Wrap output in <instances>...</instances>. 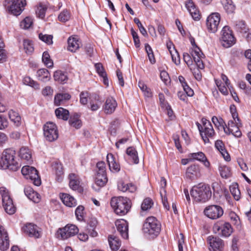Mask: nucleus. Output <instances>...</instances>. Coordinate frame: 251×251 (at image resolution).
Listing matches in <instances>:
<instances>
[{
	"instance_id": "680f3d73",
	"label": "nucleus",
	"mask_w": 251,
	"mask_h": 251,
	"mask_svg": "<svg viewBox=\"0 0 251 251\" xmlns=\"http://www.w3.org/2000/svg\"><path fill=\"white\" fill-rule=\"evenodd\" d=\"M47 8L43 5H39L37 8L36 13L39 18H43L45 15Z\"/></svg>"
},
{
	"instance_id": "0e129e2a",
	"label": "nucleus",
	"mask_w": 251,
	"mask_h": 251,
	"mask_svg": "<svg viewBox=\"0 0 251 251\" xmlns=\"http://www.w3.org/2000/svg\"><path fill=\"white\" fill-rule=\"evenodd\" d=\"M131 33L132 35L135 46L137 48L139 47L140 40L138 34L137 32L135 31H134V30L132 28L131 29Z\"/></svg>"
},
{
	"instance_id": "0eeeda50",
	"label": "nucleus",
	"mask_w": 251,
	"mask_h": 251,
	"mask_svg": "<svg viewBox=\"0 0 251 251\" xmlns=\"http://www.w3.org/2000/svg\"><path fill=\"white\" fill-rule=\"evenodd\" d=\"M0 193L2 197V205L5 212L9 215L13 214L16 211L13 201L8 191L5 187L0 188Z\"/></svg>"
},
{
	"instance_id": "f8f14e48",
	"label": "nucleus",
	"mask_w": 251,
	"mask_h": 251,
	"mask_svg": "<svg viewBox=\"0 0 251 251\" xmlns=\"http://www.w3.org/2000/svg\"><path fill=\"white\" fill-rule=\"evenodd\" d=\"M204 213L208 218L211 219H217L223 215L224 211L219 205H211L205 208Z\"/></svg>"
},
{
	"instance_id": "6e6552de",
	"label": "nucleus",
	"mask_w": 251,
	"mask_h": 251,
	"mask_svg": "<svg viewBox=\"0 0 251 251\" xmlns=\"http://www.w3.org/2000/svg\"><path fill=\"white\" fill-rule=\"evenodd\" d=\"M21 172L25 178L30 179L35 185L38 186L41 184L40 177L37 170L34 167L25 166L22 168Z\"/></svg>"
},
{
	"instance_id": "3c124183",
	"label": "nucleus",
	"mask_w": 251,
	"mask_h": 251,
	"mask_svg": "<svg viewBox=\"0 0 251 251\" xmlns=\"http://www.w3.org/2000/svg\"><path fill=\"white\" fill-rule=\"evenodd\" d=\"M189 156L194 159L198 160L199 161H203V160L205 159V155L204 154L201 152H198L196 153H192L189 155Z\"/></svg>"
},
{
	"instance_id": "58836bf2",
	"label": "nucleus",
	"mask_w": 251,
	"mask_h": 251,
	"mask_svg": "<svg viewBox=\"0 0 251 251\" xmlns=\"http://www.w3.org/2000/svg\"><path fill=\"white\" fill-rule=\"evenodd\" d=\"M69 124L76 129L79 128L82 125L81 121L79 118L78 114H75L71 116L69 120Z\"/></svg>"
},
{
	"instance_id": "2eb2a0df",
	"label": "nucleus",
	"mask_w": 251,
	"mask_h": 251,
	"mask_svg": "<svg viewBox=\"0 0 251 251\" xmlns=\"http://www.w3.org/2000/svg\"><path fill=\"white\" fill-rule=\"evenodd\" d=\"M191 54L197 67L201 69H203L204 66L201 59L204 55L200 49L196 46L192 49Z\"/></svg>"
},
{
	"instance_id": "338daca9",
	"label": "nucleus",
	"mask_w": 251,
	"mask_h": 251,
	"mask_svg": "<svg viewBox=\"0 0 251 251\" xmlns=\"http://www.w3.org/2000/svg\"><path fill=\"white\" fill-rule=\"evenodd\" d=\"M230 111L232 114V118L233 120H234V122L236 123V120L238 121V122H239V119L238 116V114L236 112V108L234 105H231L230 107Z\"/></svg>"
},
{
	"instance_id": "79ce46f5",
	"label": "nucleus",
	"mask_w": 251,
	"mask_h": 251,
	"mask_svg": "<svg viewBox=\"0 0 251 251\" xmlns=\"http://www.w3.org/2000/svg\"><path fill=\"white\" fill-rule=\"evenodd\" d=\"M234 26L236 30L242 33H247V29L248 30V28L246 27L245 22L242 20L235 21Z\"/></svg>"
},
{
	"instance_id": "7c9ffc66",
	"label": "nucleus",
	"mask_w": 251,
	"mask_h": 251,
	"mask_svg": "<svg viewBox=\"0 0 251 251\" xmlns=\"http://www.w3.org/2000/svg\"><path fill=\"white\" fill-rule=\"evenodd\" d=\"M36 76L39 80L47 82L50 79V72L46 69H41L37 71Z\"/></svg>"
},
{
	"instance_id": "412c9836",
	"label": "nucleus",
	"mask_w": 251,
	"mask_h": 251,
	"mask_svg": "<svg viewBox=\"0 0 251 251\" xmlns=\"http://www.w3.org/2000/svg\"><path fill=\"white\" fill-rule=\"evenodd\" d=\"M185 6L194 20H199L200 19V12L192 0H187Z\"/></svg>"
},
{
	"instance_id": "5701e85b",
	"label": "nucleus",
	"mask_w": 251,
	"mask_h": 251,
	"mask_svg": "<svg viewBox=\"0 0 251 251\" xmlns=\"http://www.w3.org/2000/svg\"><path fill=\"white\" fill-rule=\"evenodd\" d=\"M68 49L72 52H75L81 45L79 38L76 36H72L68 39Z\"/></svg>"
},
{
	"instance_id": "ea45409f",
	"label": "nucleus",
	"mask_w": 251,
	"mask_h": 251,
	"mask_svg": "<svg viewBox=\"0 0 251 251\" xmlns=\"http://www.w3.org/2000/svg\"><path fill=\"white\" fill-rule=\"evenodd\" d=\"M107 178L106 174H100L97 173L95 183L100 187H103L107 182Z\"/></svg>"
},
{
	"instance_id": "20e7f679",
	"label": "nucleus",
	"mask_w": 251,
	"mask_h": 251,
	"mask_svg": "<svg viewBox=\"0 0 251 251\" xmlns=\"http://www.w3.org/2000/svg\"><path fill=\"white\" fill-rule=\"evenodd\" d=\"M110 204L117 215H125L129 211L131 201L126 197H114L111 199Z\"/></svg>"
},
{
	"instance_id": "aec40b11",
	"label": "nucleus",
	"mask_w": 251,
	"mask_h": 251,
	"mask_svg": "<svg viewBox=\"0 0 251 251\" xmlns=\"http://www.w3.org/2000/svg\"><path fill=\"white\" fill-rule=\"evenodd\" d=\"M207 240L213 251H220L224 247L223 241L219 237L209 236Z\"/></svg>"
},
{
	"instance_id": "8fccbe9b",
	"label": "nucleus",
	"mask_w": 251,
	"mask_h": 251,
	"mask_svg": "<svg viewBox=\"0 0 251 251\" xmlns=\"http://www.w3.org/2000/svg\"><path fill=\"white\" fill-rule=\"evenodd\" d=\"M212 121L215 126L219 129H221L225 125V123L223 120L221 118H218L216 116H213L212 118Z\"/></svg>"
},
{
	"instance_id": "4c0bfd02",
	"label": "nucleus",
	"mask_w": 251,
	"mask_h": 251,
	"mask_svg": "<svg viewBox=\"0 0 251 251\" xmlns=\"http://www.w3.org/2000/svg\"><path fill=\"white\" fill-rule=\"evenodd\" d=\"M53 77L55 81L62 83H65L68 79L66 74L60 70L54 72Z\"/></svg>"
},
{
	"instance_id": "ddd939ff",
	"label": "nucleus",
	"mask_w": 251,
	"mask_h": 251,
	"mask_svg": "<svg viewBox=\"0 0 251 251\" xmlns=\"http://www.w3.org/2000/svg\"><path fill=\"white\" fill-rule=\"evenodd\" d=\"M201 176V169L198 165H191L186 170L185 178L187 180H195L200 178Z\"/></svg>"
},
{
	"instance_id": "cd10ccee",
	"label": "nucleus",
	"mask_w": 251,
	"mask_h": 251,
	"mask_svg": "<svg viewBox=\"0 0 251 251\" xmlns=\"http://www.w3.org/2000/svg\"><path fill=\"white\" fill-rule=\"evenodd\" d=\"M107 161L111 171L118 172L120 171V165L116 162L115 158L112 154L109 153L107 155Z\"/></svg>"
},
{
	"instance_id": "69168bd1",
	"label": "nucleus",
	"mask_w": 251,
	"mask_h": 251,
	"mask_svg": "<svg viewBox=\"0 0 251 251\" xmlns=\"http://www.w3.org/2000/svg\"><path fill=\"white\" fill-rule=\"evenodd\" d=\"M166 185V180L164 177H161L160 180V195H164L166 193V190L165 189Z\"/></svg>"
},
{
	"instance_id": "423d86ee",
	"label": "nucleus",
	"mask_w": 251,
	"mask_h": 251,
	"mask_svg": "<svg viewBox=\"0 0 251 251\" xmlns=\"http://www.w3.org/2000/svg\"><path fill=\"white\" fill-rule=\"evenodd\" d=\"M6 9L14 15H19L26 5L25 0H5L4 3Z\"/></svg>"
},
{
	"instance_id": "e433bc0d",
	"label": "nucleus",
	"mask_w": 251,
	"mask_h": 251,
	"mask_svg": "<svg viewBox=\"0 0 251 251\" xmlns=\"http://www.w3.org/2000/svg\"><path fill=\"white\" fill-rule=\"evenodd\" d=\"M55 113L56 117L59 119L66 121L69 118V111L62 107H59L56 109L55 111Z\"/></svg>"
},
{
	"instance_id": "393cba45",
	"label": "nucleus",
	"mask_w": 251,
	"mask_h": 251,
	"mask_svg": "<svg viewBox=\"0 0 251 251\" xmlns=\"http://www.w3.org/2000/svg\"><path fill=\"white\" fill-rule=\"evenodd\" d=\"M25 233L27 234L29 236L39 238L40 236V232L38 230V227L31 224H27L24 228Z\"/></svg>"
},
{
	"instance_id": "09e8293b",
	"label": "nucleus",
	"mask_w": 251,
	"mask_h": 251,
	"mask_svg": "<svg viewBox=\"0 0 251 251\" xmlns=\"http://www.w3.org/2000/svg\"><path fill=\"white\" fill-rule=\"evenodd\" d=\"M23 46L26 53H30L33 51L34 48L33 44L29 40H25L24 41Z\"/></svg>"
},
{
	"instance_id": "473e14b6",
	"label": "nucleus",
	"mask_w": 251,
	"mask_h": 251,
	"mask_svg": "<svg viewBox=\"0 0 251 251\" xmlns=\"http://www.w3.org/2000/svg\"><path fill=\"white\" fill-rule=\"evenodd\" d=\"M101 103L102 102L99 96L95 95L93 99L90 101V106L89 108L93 111H97L100 108Z\"/></svg>"
},
{
	"instance_id": "864d4df0",
	"label": "nucleus",
	"mask_w": 251,
	"mask_h": 251,
	"mask_svg": "<svg viewBox=\"0 0 251 251\" xmlns=\"http://www.w3.org/2000/svg\"><path fill=\"white\" fill-rule=\"evenodd\" d=\"M58 19L60 22H66L70 18V14L67 10H63L58 16Z\"/></svg>"
},
{
	"instance_id": "4d7b16f0",
	"label": "nucleus",
	"mask_w": 251,
	"mask_h": 251,
	"mask_svg": "<svg viewBox=\"0 0 251 251\" xmlns=\"http://www.w3.org/2000/svg\"><path fill=\"white\" fill-rule=\"evenodd\" d=\"M168 48L169 50L170 54L172 56V59L173 61L176 64L179 65L180 64V58L179 56L178 53L177 51L174 50V52H172L171 50H170V48L168 46Z\"/></svg>"
},
{
	"instance_id": "39448f33",
	"label": "nucleus",
	"mask_w": 251,
	"mask_h": 251,
	"mask_svg": "<svg viewBox=\"0 0 251 251\" xmlns=\"http://www.w3.org/2000/svg\"><path fill=\"white\" fill-rule=\"evenodd\" d=\"M201 121L202 126L199 123L197 125L204 142L207 143L209 142L208 137H213L215 132L210 121L205 118H202Z\"/></svg>"
},
{
	"instance_id": "c9c22d12",
	"label": "nucleus",
	"mask_w": 251,
	"mask_h": 251,
	"mask_svg": "<svg viewBox=\"0 0 251 251\" xmlns=\"http://www.w3.org/2000/svg\"><path fill=\"white\" fill-rule=\"evenodd\" d=\"M71 95L68 93H59L55 96L54 103L56 105H60L64 100H69Z\"/></svg>"
},
{
	"instance_id": "49530a36",
	"label": "nucleus",
	"mask_w": 251,
	"mask_h": 251,
	"mask_svg": "<svg viewBox=\"0 0 251 251\" xmlns=\"http://www.w3.org/2000/svg\"><path fill=\"white\" fill-rule=\"evenodd\" d=\"M153 203L152 200L150 198H146L144 200L141 204V209L142 211H147L150 209L152 206Z\"/></svg>"
},
{
	"instance_id": "4be33fe9",
	"label": "nucleus",
	"mask_w": 251,
	"mask_h": 251,
	"mask_svg": "<svg viewBox=\"0 0 251 251\" xmlns=\"http://www.w3.org/2000/svg\"><path fill=\"white\" fill-rule=\"evenodd\" d=\"M60 198L63 203L68 207H75L77 205L76 200L68 194H60Z\"/></svg>"
},
{
	"instance_id": "37998d69",
	"label": "nucleus",
	"mask_w": 251,
	"mask_h": 251,
	"mask_svg": "<svg viewBox=\"0 0 251 251\" xmlns=\"http://www.w3.org/2000/svg\"><path fill=\"white\" fill-rule=\"evenodd\" d=\"M23 82L24 84L32 87L35 89H40L39 84L29 76H25L23 79Z\"/></svg>"
},
{
	"instance_id": "e2e57ef3",
	"label": "nucleus",
	"mask_w": 251,
	"mask_h": 251,
	"mask_svg": "<svg viewBox=\"0 0 251 251\" xmlns=\"http://www.w3.org/2000/svg\"><path fill=\"white\" fill-rule=\"evenodd\" d=\"M97 167L98 169L97 173L99 174H106L105 164L104 162H99L97 164Z\"/></svg>"
},
{
	"instance_id": "1a4fd4ad",
	"label": "nucleus",
	"mask_w": 251,
	"mask_h": 251,
	"mask_svg": "<svg viewBox=\"0 0 251 251\" xmlns=\"http://www.w3.org/2000/svg\"><path fill=\"white\" fill-rule=\"evenodd\" d=\"M44 135L46 140L53 142L58 137L56 126L52 122H47L43 127Z\"/></svg>"
},
{
	"instance_id": "dca6fc26",
	"label": "nucleus",
	"mask_w": 251,
	"mask_h": 251,
	"mask_svg": "<svg viewBox=\"0 0 251 251\" xmlns=\"http://www.w3.org/2000/svg\"><path fill=\"white\" fill-rule=\"evenodd\" d=\"M214 228L218 231L221 230L222 235L226 237L229 236L233 232L231 226L228 222H224L223 224L217 223L215 225Z\"/></svg>"
},
{
	"instance_id": "7ed1b4c3",
	"label": "nucleus",
	"mask_w": 251,
	"mask_h": 251,
	"mask_svg": "<svg viewBox=\"0 0 251 251\" xmlns=\"http://www.w3.org/2000/svg\"><path fill=\"white\" fill-rule=\"evenodd\" d=\"M161 224L157 219L153 216L147 218L143 226V231L149 238L157 237L161 230Z\"/></svg>"
},
{
	"instance_id": "5fc2aeb1",
	"label": "nucleus",
	"mask_w": 251,
	"mask_h": 251,
	"mask_svg": "<svg viewBox=\"0 0 251 251\" xmlns=\"http://www.w3.org/2000/svg\"><path fill=\"white\" fill-rule=\"evenodd\" d=\"M39 39L48 45L52 44V36L51 35L43 34L40 33L39 35Z\"/></svg>"
},
{
	"instance_id": "9d476101",
	"label": "nucleus",
	"mask_w": 251,
	"mask_h": 251,
	"mask_svg": "<svg viewBox=\"0 0 251 251\" xmlns=\"http://www.w3.org/2000/svg\"><path fill=\"white\" fill-rule=\"evenodd\" d=\"M220 43L225 48H228L235 43V38L227 26H225L221 31Z\"/></svg>"
},
{
	"instance_id": "bb28decb",
	"label": "nucleus",
	"mask_w": 251,
	"mask_h": 251,
	"mask_svg": "<svg viewBox=\"0 0 251 251\" xmlns=\"http://www.w3.org/2000/svg\"><path fill=\"white\" fill-rule=\"evenodd\" d=\"M19 155L22 160H24L28 163H30L32 162L31 151L27 147H22L19 151Z\"/></svg>"
},
{
	"instance_id": "f3484780",
	"label": "nucleus",
	"mask_w": 251,
	"mask_h": 251,
	"mask_svg": "<svg viewBox=\"0 0 251 251\" xmlns=\"http://www.w3.org/2000/svg\"><path fill=\"white\" fill-rule=\"evenodd\" d=\"M115 225L118 231L124 239L128 238V226L127 222L124 220H117L115 222Z\"/></svg>"
},
{
	"instance_id": "603ef678",
	"label": "nucleus",
	"mask_w": 251,
	"mask_h": 251,
	"mask_svg": "<svg viewBox=\"0 0 251 251\" xmlns=\"http://www.w3.org/2000/svg\"><path fill=\"white\" fill-rule=\"evenodd\" d=\"M84 210V208L82 205H79L75 209V214L79 221H82L83 219Z\"/></svg>"
},
{
	"instance_id": "4468645a",
	"label": "nucleus",
	"mask_w": 251,
	"mask_h": 251,
	"mask_svg": "<svg viewBox=\"0 0 251 251\" xmlns=\"http://www.w3.org/2000/svg\"><path fill=\"white\" fill-rule=\"evenodd\" d=\"M62 239H66L71 236H73L78 232V228L74 225H68L63 228L58 230Z\"/></svg>"
},
{
	"instance_id": "f704fd0d",
	"label": "nucleus",
	"mask_w": 251,
	"mask_h": 251,
	"mask_svg": "<svg viewBox=\"0 0 251 251\" xmlns=\"http://www.w3.org/2000/svg\"><path fill=\"white\" fill-rule=\"evenodd\" d=\"M108 242L113 251H117L121 246V241L119 238L114 235H110L108 238Z\"/></svg>"
},
{
	"instance_id": "6e6d98bb",
	"label": "nucleus",
	"mask_w": 251,
	"mask_h": 251,
	"mask_svg": "<svg viewBox=\"0 0 251 251\" xmlns=\"http://www.w3.org/2000/svg\"><path fill=\"white\" fill-rule=\"evenodd\" d=\"M32 24V20L28 17H26L20 23V26L24 29L29 28Z\"/></svg>"
},
{
	"instance_id": "c85d7f7f",
	"label": "nucleus",
	"mask_w": 251,
	"mask_h": 251,
	"mask_svg": "<svg viewBox=\"0 0 251 251\" xmlns=\"http://www.w3.org/2000/svg\"><path fill=\"white\" fill-rule=\"evenodd\" d=\"M216 148L220 152L225 160L229 161L230 160L229 154L225 149L223 142L221 140H217L215 144Z\"/></svg>"
},
{
	"instance_id": "a211bd4d",
	"label": "nucleus",
	"mask_w": 251,
	"mask_h": 251,
	"mask_svg": "<svg viewBox=\"0 0 251 251\" xmlns=\"http://www.w3.org/2000/svg\"><path fill=\"white\" fill-rule=\"evenodd\" d=\"M9 246L8 233L4 228L0 226V250L5 251Z\"/></svg>"
},
{
	"instance_id": "a19ab883",
	"label": "nucleus",
	"mask_w": 251,
	"mask_h": 251,
	"mask_svg": "<svg viewBox=\"0 0 251 251\" xmlns=\"http://www.w3.org/2000/svg\"><path fill=\"white\" fill-rule=\"evenodd\" d=\"M126 153L130 157L132 161L134 164H138L139 162V159L137 155L136 150L133 147H128L126 149Z\"/></svg>"
},
{
	"instance_id": "f257e3e1",
	"label": "nucleus",
	"mask_w": 251,
	"mask_h": 251,
	"mask_svg": "<svg viewBox=\"0 0 251 251\" xmlns=\"http://www.w3.org/2000/svg\"><path fill=\"white\" fill-rule=\"evenodd\" d=\"M190 193L191 196L197 202H205L208 201L212 196L210 186L202 183L194 186Z\"/></svg>"
},
{
	"instance_id": "a18cd8bd",
	"label": "nucleus",
	"mask_w": 251,
	"mask_h": 251,
	"mask_svg": "<svg viewBox=\"0 0 251 251\" xmlns=\"http://www.w3.org/2000/svg\"><path fill=\"white\" fill-rule=\"evenodd\" d=\"M224 7L227 13H232L235 9V6L233 4L232 0H226L223 3Z\"/></svg>"
},
{
	"instance_id": "052dcab7",
	"label": "nucleus",
	"mask_w": 251,
	"mask_h": 251,
	"mask_svg": "<svg viewBox=\"0 0 251 251\" xmlns=\"http://www.w3.org/2000/svg\"><path fill=\"white\" fill-rule=\"evenodd\" d=\"M220 174L222 177L227 178L230 176V170L228 167L224 166L220 169Z\"/></svg>"
},
{
	"instance_id": "bf43d9fd",
	"label": "nucleus",
	"mask_w": 251,
	"mask_h": 251,
	"mask_svg": "<svg viewBox=\"0 0 251 251\" xmlns=\"http://www.w3.org/2000/svg\"><path fill=\"white\" fill-rule=\"evenodd\" d=\"M80 102L82 105H86L88 103L89 93L86 91L81 92L79 95Z\"/></svg>"
},
{
	"instance_id": "f03ea898",
	"label": "nucleus",
	"mask_w": 251,
	"mask_h": 251,
	"mask_svg": "<svg viewBox=\"0 0 251 251\" xmlns=\"http://www.w3.org/2000/svg\"><path fill=\"white\" fill-rule=\"evenodd\" d=\"M15 152L11 149L5 150L0 158V168L8 169L13 171H17L20 167L19 163L15 160Z\"/></svg>"
},
{
	"instance_id": "c03bdc74",
	"label": "nucleus",
	"mask_w": 251,
	"mask_h": 251,
	"mask_svg": "<svg viewBox=\"0 0 251 251\" xmlns=\"http://www.w3.org/2000/svg\"><path fill=\"white\" fill-rule=\"evenodd\" d=\"M230 191L236 201L240 199V191L238 188L237 184H232L230 186Z\"/></svg>"
},
{
	"instance_id": "a878e982",
	"label": "nucleus",
	"mask_w": 251,
	"mask_h": 251,
	"mask_svg": "<svg viewBox=\"0 0 251 251\" xmlns=\"http://www.w3.org/2000/svg\"><path fill=\"white\" fill-rule=\"evenodd\" d=\"M69 186L73 190H77L79 192L81 191V188L79 185V181L78 176L75 174H70L69 175Z\"/></svg>"
},
{
	"instance_id": "774afa93",
	"label": "nucleus",
	"mask_w": 251,
	"mask_h": 251,
	"mask_svg": "<svg viewBox=\"0 0 251 251\" xmlns=\"http://www.w3.org/2000/svg\"><path fill=\"white\" fill-rule=\"evenodd\" d=\"M95 66L97 73L100 76L102 75H105L106 73L104 71L103 66L101 63H97L95 64Z\"/></svg>"
},
{
	"instance_id": "13d9d810",
	"label": "nucleus",
	"mask_w": 251,
	"mask_h": 251,
	"mask_svg": "<svg viewBox=\"0 0 251 251\" xmlns=\"http://www.w3.org/2000/svg\"><path fill=\"white\" fill-rule=\"evenodd\" d=\"M134 22L137 25V26L139 28V29L140 31V32L142 33V34L143 36H144L145 37L147 36H148L147 32L146 29L142 25V24L140 22L139 19L137 18H135L134 19Z\"/></svg>"
},
{
	"instance_id": "6ab92c4d",
	"label": "nucleus",
	"mask_w": 251,
	"mask_h": 251,
	"mask_svg": "<svg viewBox=\"0 0 251 251\" xmlns=\"http://www.w3.org/2000/svg\"><path fill=\"white\" fill-rule=\"evenodd\" d=\"M117 106L116 100L112 97H108L105 100L103 109L105 113L111 114L115 111Z\"/></svg>"
},
{
	"instance_id": "de8ad7c7",
	"label": "nucleus",
	"mask_w": 251,
	"mask_h": 251,
	"mask_svg": "<svg viewBox=\"0 0 251 251\" xmlns=\"http://www.w3.org/2000/svg\"><path fill=\"white\" fill-rule=\"evenodd\" d=\"M42 61L48 68H51L53 67V62L50 59V56L48 52L45 51L43 53Z\"/></svg>"
},
{
	"instance_id": "2f4dec72",
	"label": "nucleus",
	"mask_w": 251,
	"mask_h": 251,
	"mask_svg": "<svg viewBox=\"0 0 251 251\" xmlns=\"http://www.w3.org/2000/svg\"><path fill=\"white\" fill-rule=\"evenodd\" d=\"M118 188L119 190L124 192L128 191L131 193H133L136 190V187L134 185L131 183L126 184L123 181L119 182Z\"/></svg>"
},
{
	"instance_id": "b1692460",
	"label": "nucleus",
	"mask_w": 251,
	"mask_h": 251,
	"mask_svg": "<svg viewBox=\"0 0 251 251\" xmlns=\"http://www.w3.org/2000/svg\"><path fill=\"white\" fill-rule=\"evenodd\" d=\"M24 192L26 197L35 203H38L40 201V195L30 186L25 188Z\"/></svg>"
},
{
	"instance_id": "72a5a7b5",
	"label": "nucleus",
	"mask_w": 251,
	"mask_h": 251,
	"mask_svg": "<svg viewBox=\"0 0 251 251\" xmlns=\"http://www.w3.org/2000/svg\"><path fill=\"white\" fill-rule=\"evenodd\" d=\"M8 116L10 120L15 126L18 127L21 125V118L17 112L11 110L8 112Z\"/></svg>"
},
{
	"instance_id": "c756f323",
	"label": "nucleus",
	"mask_w": 251,
	"mask_h": 251,
	"mask_svg": "<svg viewBox=\"0 0 251 251\" xmlns=\"http://www.w3.org/2000/svg\"><path fill=\"white\" fill-rule=\"evenodd\" d=\"M52 167L55 174L56 180L59 182L61 181L63 179L64 175L62 165L60 163L54 162L52 164Z\"/></svg>"
},
{
	"instance_id": "9b49d317",
	"label": "nucleus",
	"mask_w": 251,
	"mask_h": 251,
	"mask_svg": "<svg viewBox=\"0 0 251 251\" xmlns=\"http://www.w3.org/2000/svg\"><path fill=\"white\" fill-rule=\"evenodd\" d=\"M220 19V15L218 13H212L207 17L206 26L209 32L215 33L217 31Z\"/></svg>"
}]
</instances>
